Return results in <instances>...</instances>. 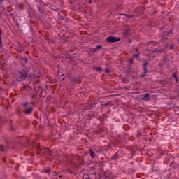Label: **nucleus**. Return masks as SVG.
I'll use <instances>...</instances> for the list:
<instances>
[{"label": "nucleus", "instance_id": "15", "mask_svg": "<svg viewBox=\"0 0 179 179\" xmlns=\"http://www.w3.org/2000/svg\"><path fill=\"white\" fill-rule=\"evenodd\" d=\"M40 121H45V122H47V115H44L43 117H41Z\"/></svg>", "mask_w": 179, "mask_h": 179}, {"label": "nucleus", "instance_id": "46", "mask_svg": "<svg viewBox=\"0 0 179 179\" xmlns=\"http://www.w3.org/2000/svg\"><path fill=\"white\" fill-rule=\"evenodd\" d=\"M177 157H179V154L177 155Z\"/></svg>", "mask_w": 179, "mask_h": 179}, {"label": "nucleus", "instance_id": "25", "mask_svg": "<svg viewBox=\"0 0 179 179\" xmlns=\"http://www.w3.org/2000/svg\"><path fill=\"white\" fill-rule=\"evenodd\" d=\"M45 173H51V169L48 168L47 169L45 170Z\"/></svg>", "mask_w": 179, "mask_h": 179}, {"label": "nucleus", "instance_id": "2", "mask_svg": "<svg viewBox=\"0 0 179 179\" xmlns=\"http://www.w3.org/2000/svg\"><path fill=\"white\" fill-rule=\"evenodd\" d=\"M121 38L116 37V36H108V38H106V43H117V41H120Z\"/></svg>", "mask_w": 179, "mask_h": 179}, {"label": "nucleus", "instance_id": "49", "mask_svg": "<svg viewBox=\"0 0 179 179\" xmlns=\"http://www.w3.org/2000/svg\"><path fill=\"white\" fill-rule=\"evenodd\" d=\"M13 150H15V148H13Z\"/></svg>", "mask_w": 179, "mask_h": 179}, {"label": "nucleus", "instance_id": "6", "mask_svg": "<svg viewBox=\"0 0 179 179\" xmlns=\"http://www.w3.org/2000/svg\"><path fill=\"white\" fill-rule=\"evenodd\" d=\"M129 33H131V29L125 28L123 34L124 37H128Z\"/></svg>", "mask_w": 179, "mask_h": 179}, {"label": "nucleus", "instance_id": "45", "mask_svg": "<svg viewBox=\"0 0 179 179\" xmlns=\"http://www.w3.org/2000/svg\"><path fill=\"white\" fill-rule=\"evenodd\" d=\"M3 1H5V0H0V2H3Z\"/></svg>", "mask_w": 179, "mask_h": 179}, {"label": "nucleus", "instance_id": "17", "mask_svg": "<svg viewBox=\"0 0 179 179\" xmlns=\"http://www.w3.org/2000/svg\"><path fill=\"white\" fill-rule=\"evenodd\" d=\"M92 176H97V173H96V172H94V173H90V176H88L87 178H88V179H92Z\"/></svg>", "mask_w": 179, "mask_h": 179}, {"label": "nucleus", "instance_id": "24", "mask_svg": "<svg viewBox=\"0 0 179 179\" xmlns=\"http://www.w3.org/2000/svg\"><path fill=\"white\" fill-rule=\"evenodd\" d=\"M173 76L176 79V82H178V78H177V76L176 75V73H173Z\"/></svg>", "mask_w": 179, "mask_h": 179}, {"label": "nucleus", "instance_id": "47", "mask_svg": "<svg viewBox=\"0 0 179 179\" xmlns=\"http://www.w3.org/2000/svg\"><path fill=\"white\" fill-rule=\"evenodd\" d=\"M134 156V153H131V157Z\"/></svg>", "mask_w": 179, "mask_h": 179}, {"label": "nucleus", "instance_id": "14", "mask_svg": "<svg viewBox=\"0 0 179 179\" xmlns=\"http://www.w3.org/2000/svg\"><path fill=\"white\" fill-rule=\"evenodd\" d=\"M2 47V30L0 28V48Z\"/></svg>", "mask_w": 179, "mask_h": 179}, {"label": "nucleus", "instance_id": "10", "mask_svg": "<svg viewBox=\"0 0 179 179\" xmlns=\"http://www.w3.org/2000/svg\"><path fill=\"white\" fill-rule=\"evenodd\" d=\"M8 150V147L3 148V145H0V152H7Z\"/></svg>", "mask_w": 179, "mask_h": 179}, {"label": "nucleus", "instance_id": "30", "mask_svg": "<svg viewBox=\"0 0 179 179\" xmlns=\"http://www.w3.org/2000/svg\"><path fill=\"white\" fill-rule=\"evenodd\" d=\"M38 12H40L41 13H43V11H41V8L40 7H38Z\"/></svg>", "mask_w": 179, "mask_h": 179}, {"label": "nucleus", "instance_id": "52", "mask_svg": "<svg viewBox=\"0 0 179 179\" xmlns=\"http://www.w3.org/2000/svg\"><path fill=\"white\" fill-rule=\"evenodd\" d=\"M10 122H12V121L10 120Z\"/></svg>", "mask_w": 179, "mask_h": 179}, {"label": "nucleus", "instance_id": "54", "mask_svg": "<svg viewBox=\"0 0 179 179\" xmlns=\"http://www.w3.org/2000/svg\"><path fill=\"white\" fill-rule=\"evenodd\" d=\"M162 1H166V0H162Z\"/></svg>", "mask_w": 179, "mask_h": 179}, {"label": "nucleus", "instance_id": "44", "mask_svg": "<svg viewBox=\"0 0 179 179\" xmlns=\"http://www.w3.org/2000/svg\"><path fill=\"white\" fill-rule=\"evenodd\" d=\"M62 80H65V78H62Z\"/></svg>", "mask_w": 179, "mask_h": 179}, {"label": "nucleus", "instance_id": "5", "mask_svg": "<svg viewBox=\"0 0 179 179\" xmlns=\"http://www.w3.org/2000/svg\"><path fill=\"white\" fill-rule=\"evenodd\" d=\"M32 111H33V107H29L24 110V114H26V115H30L31 113H32Z\"/></svg>", "mask_w": 179, "mask_h": 179}, {"label": "nucleus", "instance_id": "4", "mask_svg": "<svg viewBox=\"0 0 179 179\" xmlns=\"http://www.w3.org/2000/svg\"><path fill=\"white\" fill-rule=\"evenodd\" d=\"M142 100H144V101H149L150 100V94H145L144 96H143Z\"/></svg>", "mask_w": 179, "mask_h": 179}, {"label": "nucleus", "instance_id": "26", "mask_svg": "<svg viewBox=\"0 0 179 179\" xmlns=\"http://www.w3.org/2000/svg\"><path fill=\"white\" fill-rule=\"evenodd\" d=\"M15 127H13V125L11 124V125H10V130H11V131H15Z\"/></svg>", "mask_w": 179, "mask_h": 179}, {"label": "nucleus", "instance_id": "33", "mask_svg": "<svg viewBox=\"0 0 179 179\" xmlns=\"http://www.w3.org/2000/svg\"><path fill=\"white\" fill-rule=\"evenodd\" d=\"M129 62H130L131 64H134V59H130Z\"/></svg>", "mask_w": 179, "mask_h": 179}, {"label": "nucleus", "instance_id": "39", "mask_svg": "<svg viewBox=\"0 0 179 179\" xmlns=\"http://www.w3.org/2000/svg\"><path fill=\"white\" fill-rule=\"evenodd\" d=\"M33 99H35L36 98V95H32L31 96Z\"/></svg>", "mask_w": 179, "mask_h": 179}, {"label": "nucleus", "instance_id": "9", "mask_svg": "<svg viewBox=\"0 0 179 179\" xmlns=\"http://www.w3.org/2000/svg\"><path fill=\"white\" fill-rule=\"evenodd\" d=\"M164 34H166V36H173L174 34L173 30L166 31L165 32H164Z\"/></svg>", "mask_w": 179, "mask_h": 179}, {"label": "nucleus", "instance_id": "21", "mask_svg": "<svg viewBox=\"0 0 179 179\" xmlns=\"http://www.w3.org/2000/svg\"><path fill=\"white\" fill-rule=\"evenodd\" d=\"M152 52H163V51H162V50H159V49H154V50H152Z\"/></svg>", "mask_w": 179, "mask_h": 179}, {"label": "nucleus", "instance_id": "37", "mask_svg": "<svg viewBox=\"0 0 179 179\" xmlns=\"http://www.w3.org/2000/svg\"><path fill=\"white\" fill-rule=\"evenodd\" d=\"M108 103H105V104H101V106L103 107V106H108Z\"/></svg>", "mask_w": 179, "mask_h": 179}, {"label": "nucleus", "instance_id": "50", "mask_svg": "<svg viewBox=\"0 0 179 179\" xmlns=\"http://www.w3.org/2000/svg\"><path fill=\"white\" fill-rule=\"evenodd\" d=\"M124 81H125V80H123V82H124Z\"/></svg>", "mask_w": 179, "mask_h": 179}, {"label": "nucleus", "instance_id": "20", "mask_svg": "<svg viewBox=\"0 0 179 179\" xmlns=\"http://www.w3.org/2000/svg\"><path fill=\"white\" fill-rule=\"evenodd\" d=\"M99 167H104V164L102 162H99L97 163Z\"/></svg>", "mask_w": 179, "mask_h": 179}, {"label": "nucleus", "instance_id": "43", "mask_svg": "<svg viewBox=\"0 0 179 179\" xmlns=\"http://www.w3.org/2000/svg\"><path fill=\"white\" fill-rule=\"evenodd\" d=\"M52 10H53L54 12H57V10H56V9H52Z\"/></svg>", "mask_w": 179, "mask_h": 179}, {"label": "nucleus", "instance_id": "18", "mask_svg": "<svg viewBox=\"0 0 179 179\" xmlns=\"http://www.w3.org/2000/svg\"><path fill=\"white\" fill-rule=\"evenodd\" d=\"M143 73L141 76V78H143L144 76H146V73H148V70H143Z\"/></svg>", "mask_w": 179, "mask_h": 179}, {"label": "nucleus", "instance_id": "11", "mask_svg": "<svg viewBox=\"0 0 179 179\" xmlns=\"http://www.w3.org/2000/svg\"><path fill=\"white\" fill-rule=\"evenodd\" d=\"M90 155L92 159H94L96 157V155H94V151H93V150L92 149H90Z\"/></svg>", "mask_w": 179, "mask_h": 179}, {"label": "nucleus", "instance_id": "35", "mask_svg": "<svg viewBox=\"0 0 179 179\" xmlns=\"http://www.w3.org/2000/svg\"><path fill=\"white\" fill-rule=\"evenodd\" d=\"M40 97H43V98H44V97H45V96H43V94H40Z\"/></svg>", "mask_w": 179, "mask_h": 179}, {"label": "nucleus", "instance_id": "13", "mask_svg": "<svg viewBox=\"0 0 179 179\" xmlns=\"http://www.w3.org/2000/svg\"><path fill=\"white\" fill-rule=\"evenodd\" d=\"M37 93H40V94L44 93V90H43L42 87H38Z\"/></svg>", "mask_w": 179, "mask_h": 179}, {"label": "nucleus", "instance_id": "27", "mask_svg": "<svg viewBox=\"0 0 179 179\" xmlns=\"http://www.w3.org/2000/svg\"><path fill=\"white\" fill-rule=\"evenodd\" d=\"M139 136H141V132L138 131L136 134V138H139Z\"/></svg>", "mask_w": 179, "mask_h": 179}, {"label": "nucleus", "instance_id": "36", "mask_svg": "<svg viewBox=\"0 0 179 179\" xmlns=\"http://www.w3.org/2000/svg\"><path fill=\"white\" fill-rule=\"evenodd\" d=\"M135 50H136V52H138L139 51V50H138V48H136L135 49Z\"/></svg>", "mask_w": 179, "mask_h": 179}, {"label": "nucleus", "instance_id": "28", "mask_svg": "<svg viewBox=\"0 0 179 179\" xmlns=\"http://www.w3.org/2000/svg\"><path fill=\"white\" fill-rule=\"evenodd\" d=\"M105 72H106V73H109L110 70L108 69H106Z\"/></svg>", "mask_w": 179, "mask_h": 179}, {"label": "nucleus", "instance_id": "41", "mask_svg": "<svg viewBox=\"0 0 179 179\" xmlns=\"http://www.w3.org/2000/svg\"><path fill=\"white\" fill-rule=\"evenodd\" d=\"M153 58H156V55H153L152 56V59H153Z\"/></svg>", "mask_w": 179, "mask_h": 179}, {"label": "nucleus", "instance_id": "1", "mask_svg": "<svg viewBox=\"0 0 179 179\" xmlns=\"http://www.w3.org/2000/svg\"><path fill=\"white\" fill-rule=\"evenodd\" d=\"M34 72V69L29 67L27 70L22 69L17 72L18 75L17 77V82H23V80H26V78L29 76L31 78V75H33Z\"/></svg>", "mask_w": 179, "mask_h": 179}, {"label": "nucleus", "instance_id": "42", "mask_svg": "<svg viewBox=\"0 0 179 179\" xmlns=\"http://www.w3.org/2000/svg\"><path fill=\"white\" fill-rule=\"evenodd\" d=\"M127 75H129V71H126Z\"/></svg>", "mask_w": 179, "mask_h": 179}, {"label": "nucleus", "instance_id": "32", "mask_svg": "<svg viewBox=\"0 0 179 179\" xmlns=\"http://www.w3.org/2000/svg\"><path fill=\"white\" fill-rule=\"evenodd\" d=\"M159 66H164V64H163V63H159Z\"/></svg>", "mask_w": 179, "mask_h": 179}, {"label": "nucleus", "instance_id": "3", "mask_svg": "<svg viewBox=\"0 0 179 179\" xmlns=\"http://www.w3.org/2000/svg\"><path fill=\"white\" fill-rule=\"evenodd\" d=\"M101 48H103V46H101V45H98L95 48H90V50L93 51V52H97V51H99V50H101Z\"/></svg>", "mask_w": 179, "mask_h": 179}, {"label": "nucleus", "instance_id": "48", "mask_svg": "<svg viewBox=\"0 0 179 179\" xmlns=\"http://www.w3.org/2000/svg\"><path fill=\"white\" fill-rule=\"evenodd\" d=\"M64 76V74H62V76Z\"/></svg>", "mask_w": 179, "mask_h": 179}, {"label": "nucleus", "instance_id": "8", "mask_svg": "<svg viewBox=\"0 0 179 179\" xmlns=\"http://www.w3.org/2000/svg\"><path fill=\"white\" fill-rule=\"evenodd\" d=\"M92 69H93L94 71H96V72H99V73H101V71H103V69H102L101 67H97V66H94V67L92 68Z\"/></svg>", "mask_w": 179, "mask_h": 179}, {"label": "nucleus", "instance_id": "19", "mask_svg": "<svg viewBox=\"0 0 179 179\" xmlns=\"http://www.w3.org/2000/svg\"><path fill=\"white\" fill-rule=\"evenodd\" d=\"M117 153H115V154L113 155V157L111 158V160H117Z\"/></svg>", "mask_w": 179, "mask_h": 179}, {"label": "nucleus", "instance_id": "31", "mask_svg": "<svg viewBox=\"0 0 179 179\" xmlns=\"http://www.w3.org/2000/svg\"><path fill=\"white\" fill-rule=\"evenodd\" d=\"M164 61H166V62H169V61H170V59H166V58H164V59H163Z\"/></svg>", "mask_w": 179, "mask_h": 179}, {"label": "nucleus", "instance_id": "7", "mask_svg": "<svg viewBox=\"0 0 179 179\" xmlns=\"http://www.w3.org/2000/svg\"><path fill=\"white\" fill-rule=\"evenodd\" d=\"M148 64H149V61L145 60L144 63L143 64V71H148Z\"/></svg>", "mask_w": 179, "mask_h": 179}, {"label": "nucleus", "instance_id": "51", "mask_svg": "<svg viewBox=\"0 0 179 179\" xmlns=\"http://www.w3.org/2000/svg\"><path fill=\"white\" fill-rule=\"evenodd\" d=\"M124 81H125V80H123V82H124Z\"/></svg>", "mask_w": 179, "mask_h": 179}, {"label": "nucleus", "instance_id": "29", "mask_svg": "<svg viewBox=\"0 0 179 179\" xmlns=\"http://www.w3.org/2000/svg\"><path fill=\"white\" fill-rule=\"evenodd\" d=\"M22 106H23V107H26V106H29V103H28V102H26V103H24Z\"/></svg>", "mask_w": 179, "mask_h": 179}, {"label": "nucleus", "instance_id": "40", "mask_svg": "<svg viewBox=\"0 0 179 179\" xmlns=\"http://www.w3.org/2000/svg\"><path fill=\"white\" fill-rule=\"evenodd\" d=\"M34 90H35V92H36V93L38 91V90H36V88H34Z\"/></svg>", "mask_w": 179, "mask_h": 179}, {"label": "nucleus", "instance_id": "22", "mask_svg": "<svg viewBox=\"0 0 179 179\" xmlns=\"http://www.w3.org/2000/svg\"><path fill=\"white\" fill-rule=\"evenodd\" d=\"M139 54H141V52H138L137 54H135L133 55L134 58H137V59H139Z\"/></svg>", "mask_w": 179, "mask_h": 179}, {"label": "nucleus", "instance_id": "23", "mask_svg": "<svg viewBox=\"0 0 179 179\" xmlns=\"http://www.w3.org/2000/svg\"><path fill=\"white\" fill-rule=\"evenodd\" d=\"M46 149H47V150H48V156H51V150H50L49 148H47Z\"/></svg>", "mask_w": 179, "mask_h": 179}, {"label": "nucleus", "instance_id": "53", "mask_svg": "<svg viewBox=\"0 0 179 179\" xmlns=\"http://www.w3.org/2000/svg\"><path fill=\"white\" fill-rule=\"evenodd\" d=\"M27 142H29V140H27Z\"/></svg>", "mask_w": 179, "mask_h": 179}, {"label": "nucleus", "instance_id": "16", "mask_svg": "<svg viewBox=\"0 0 179 179\" xmlns=\"http://www.w3.org/2000/svg\"><path fill=\"white\" fill-rule=\"evenodd\" d=\"M20 60H21V61H24V63H25V64H27V62H28L27 58H26V57H20Z\"/></svg>", "mask_w": 179, "mask_h": 179}, {"label": "nucleus", "instance_id": "38", "mask_svg": "<svg viewBox=\"0 0 179 179\" xmlns=\"http://www.w3.org/2000/svg\"><path fill=\"white\" fill-rule=\"evenodd\" d=\"M93 1L92 0H89V3H92Z\"/></svg>", "mask_w": 179, "mask_h": 179}, {"label": "nucleus", "instance_id": "12", "mask_svg": "<svg viewBox=\"0 0 179 179\" xmlns=\"http://www.w3.org/2000/svg\"><path fill=\"white\" fill-rule=\"evenodd\" d=\"M120 16H126V17H128L129 19H132L134 17V15H127V14H119Z\"/></svg>", "mask_w": 179, "mask_h": 179}, {"label": "nucleus", "instance_id": "34", "mask_svg": "<svg viewBox=\"0 0 179 179\" xmlns=\"http://www.w3.org/2000/svg\"><path fill=\"white\" fill-rule=\"evenodd\" d=\"M173 48H174V45L170 46V50H173Z\"/></svg>", "mask_w": 179, "mask_h": 179}]
</instances>
